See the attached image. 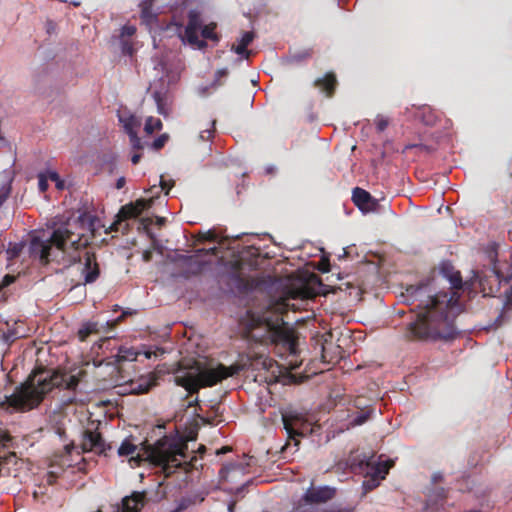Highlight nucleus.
Returning <instances> with one entry per match:
<instances>
[{
  "instance_id": "dca6fc26",
  "label": "nucleus",
  "mask_w": 512,
  "mask_h": 512,
  "mask_svg": "<svg viewBox=\"0 0 512 512\" xmlns=\"http://www.w3.org/2000/svg\"><path fill=\"white\" fill-rule=\"evenodd\" d=\"M154 386H156V378L149 374L132 380L128 385V392L135 395L145 394Z\"/></svg>"
},
{
  "instance_id": "aec40b11",
  "label": "nucleus",
  "mask_w": 512,
  "mask_h": 512,
  "mask_svg": "<svg viewBox=\"0 0 512 512\" xmlns=\"http://www.w3.org/2000/svg\"><path fill=\"white\" fill-rule=\"evenodd\" d=\"M100 332L97 322H85L81 328L78 330L77 336L81 342L87 340V338L92 334H98Z\"/></svg>"
},
{
  "instance_id": "39448f33",
  "label": "nucleus",
  "mask_w": 512,
  "mask_h": 512,
  "mask_svg": "<svg viewBox=\"0 0 512 512\" xmlns=\"http://www.w3.org/2000/svg\"><path fill=\"white\" fill-rule=\"evenodd\" d=\"M244 333L248 339L256 343L281 346L293 355L297 352L298 342L294 331L287 327L280 317L272 319L248 311Z\"/></svg>"
},
{
  "instance_id": "72a5a7b5",
  "label": "nucleus",
  "mask_w": 512,
  "mask_h": 512,
  "mask_svg": "<svg viewBox=\"0 0 512 512\" xmlns=\"http://www.w3.org/2000/svg\"><path fill=\"white\" fill-rule=\"evenodd\" d=\"M136 28L133 25H124L121 29V37H131L135 34Z\"/></svg>"
},
{
  "instance_id": "5fc2aeb1",
  "label": "nucleus",
  "mask_w": 512,
  "mask_h": 512,
  "mask_svg": "<svg viewBox=\"0 0 512 512\" xmlns=\"http://www.w3.org/2000/svg\"><path fill=\"white\" fill-rule=\"evenodd\" d=\"M218 473H219L220 477H222L224 475V465L221 466Z\"/></svg>"
},
{
  "instance_id": "473e14b6",
  "label": "nucleus",
  "mask_w": 512,
  "mask_h": 512,
  "mask_svg": "<svg viewBox=\"0 0 512 512\" xmlns=\"http://www.w3.org/2000/svg\"><path fill=\"white\" fill-rule=\"evenodd\" d=\"M168 135L167 134H162L160 135L159 137H157L154 141H153V144H152V147L155 149V150H160L161 148L164 147V145L166 144L167 140H168Z\"/></svg>"
},
{
  "instance_id": "bb28decb",
  "label": "nucleus",
  "mask_w": 512,
  "mask_h": 512,
  "mask_svg": "<svg viewBox=\"0 0 512 512\" xmlns=\"http://www.w3.org/2000/svg\"><path fill=\"white\" fill-rule=\"evenodd\" d=\"M163 127L162 121L152 116L148 117L145 122L144 130L147 134H152L154 131H159Z\"/></svg>"
},
{
  "instance_id": "0e129e2a",
  "label": "nucleus",
  "mask_w": 512,
  "mask_h": 512,
  "mask_svg": "<svg viewBox=\"0 0 512 512\" xmlns=\"http://www.w3.org/2000/svg\"><path fill=\"white\" fill-rule=\"evenodd\" d=\"M218 73H219L220 75H223V74H224V70H219V71H218Z\"/></svg>"
},
{
  "instance_id": "393cba45",
  "label": "nucleus",
  "mask_w": 512,
  "mask_h": 512,
  "mask_svg": "<svg viewBox=\"0 0 512 512\" xmlns=\"http://www.w3.org/2000/svg\"><path fill=\"white\" fill-rule=\"evenodd\" d=\"M320 430V425L311 423L306 417L304 418V422L302 424L301 430L299 432V440L308 435H312L314 433H318Z\"/></svg>"
},
{
  "instance_id": "052dcab7",
  "label": "nucleus",
  "mask_w": 512,
  "mask_h": 512,
  "mask_svg": "<svg viewBox=\"0 0 512 512\" xmlns=\"http://www.w3.org/2000/svg\"><path fill=\"white\" fill-rule=\"evenodd\" d=\"M65 449H66L67 453H70V451H71L70 446H66Z\"/></svg>"
},
{
  "instance_id": "69168bd1",
  "label": "nucleus",
  "mask_w": 512,
  "mask_h": 512,
  "mask_svg": "<svg viewBox=\"0 0 512 512\" xmlns=\"http://www.w3.org/2000/svg\"><path fill=\"white\" fill-rule=\"evenodd\" d=\"M422 110H423V113H424L426 110H429V108L423 107Z\"/></svg>"
},
{
  "instance_id": "c756f323",
  "label": "nucleus",
  "mask_w": 512,
  "mask_h": 512,
  "mask_svg": "<svg viewBox=\"0 0 512 512\" xmlns=\"http://www.w3.org/2000/svg\"><path fill=\"white\" fill-rule=\"evenodd\" d=\"M371 412V410H362L358 412L357 415L351 420L350 425L355 427L364 424L370 418Z\"/></svg>"
},
{
  "instance_id": "58836bf2",
  "label": "nucleus",
  "mask_w": 512,
  "mask_h": 512,
  "mask_svg": "<svg viewBox=\"0 0 512 512\" xmlns=\"http://www.w3.org/2000/svg\"><path fill=\"white\" fill-rule=\"evenodd\" d=\"M122 52L126 55H132L134 52L133 46L129 41L122 42Z\"/></svg>"
},
{
  "instance_id": "ddd939ff",
  "label": "nucleus",
  "mask_w": 512,
  "mask_h": 512,
  "mask_svg": "<svg viewBox=\"0 0 512 512\" xmlns=\"http://www.w3.org/2000/svg\"><path fill=\"white\" fill-rule=\"evenodd\" d=\"M256 38L254 31H244L241 36L231 45V51H233L240 60H248L253 54L252 50L248 49V46Z\"/></svg>"
},
{
  "instance_id": "412c9836",
  "label": "nucleus",
  "mask_w": 512,
  "mask_h": 512,
  "mask_svg": "<svg viewBox=\"0 0 512 512\" xmlns=\"http://www.w3.org/2000/svg\"><path fill=\"white\" fill-rule=\"evenodd\" d=\"M153 98L157 106V112L167 117L170 113V108L168 107L165 94L161 91H154Z\"/></svg>"
},
{
  "instance_id": "a18cd8bd",
  "label": "nucleus",
  "mask_w": 512,
  "mask_h": 512,
  "mask_svg": "<svg viewBox=\"0 0 512 512\" xmlns=\"http://www.w3.org/2000/svg\"><path fill=\"white\" fill-rule=\"evenodd\" d=\"M39 189L41 192H45L48 188V183L46 178L43 175L39 176Z\"/></svg>"
},
{
  "instance_id": "680f3d73",
  "label": "nucleus",
  "mask_w": 512,
  "mask_h": 512,
  "mask_svg": "<svg viewBox=\"0 0 512 512\" xmlns=\"http://www.w3.org/2000/svg\"><path fill=\"white\" fill-rule=\"evenodd\" d=\"M248 105H249V98L247 97L246 102H245L246 108L248 107Z\"/></svg>"
},
{
  "instance_id": "bf43d9fd",
  "label": "nucleus",
  "mask_w": 512,
  "mask_h": 512,
  "mask_svg": "<svg viewBox=\"0 0 512 512\" xmlns=\"http://www.w3.org/2000/svg\"><path fill=\"white\" fill-rule=\"evenodd\" d=\"M233 488L232 487H226V492H232Z\"/></svg>"
},
{
  "instance_id": "c85d7f7f",
  "label": "nucleus",
  "mask_w": 512,
  "mask_h": 512,
  "mask_svg": "<svg viewBox=\"0 0 512 512\" xmlns=\"http://www.w3.org/2000/svg\"><path fill=\"white\" fill-rule=\"evenodd\" d=\"M23 337L16 329H8L6 332L0 330V339L6 343H12L16 339Z\"/></svg>"
},
{
  "instance_id": "c9c22d12",
  "label": "nucleus",
  "mask_w": 512,
  "mask_h": 512,
  "mask_svg": "<svg viewBox=\"0 0 512 512\" xmlns=\"http://www.w3.org/2000/svg\"><path fill=\"white\" fill-rule=\"evenodd\" d=\"M389 125L388 119L384 117H378L376 120V128L379 132H383Z\"/></svg>"
},
{
  "instance_id": "e2e57ef3",
  "label": "nucleus",
  "mask_w": 512,
  "mask_h": 512,
  "mask_svg": "<svg viewBox=\"0 0 512 512\" xmlns=\"http://www.w3.org/2000/svg\"><path fill=\"white\" fill-rule=\"evenodd\" d=\"M426 124H428V125H432V124H433V121H432V120H427V121H426Z\"/></svg>"
},
{
  "instance_id": "2eb2a0df",
  "label": "nucleus",
  "mask_w": 512,
  "mask_h": 512,
  "mask_svg": "<svg viewBox=\"0 0 512 512\" xmlns=\"http://www.w3.org/2000/svg\"><path fill=\"white\" fill-rule=\"evenodd\" d=\"M352 201L363 212L374 211L378 205L377 200L368 191L360 187L353 189Z\"/></svg>"
},
{
  "instance_id": "4c0bfd02",
  "label": "nucleus",
  "mask_w": 512,
  "mask_h": 512,
  "mask_svg": "<svg viewBox=\"0 0 512 512\" xmlns=\"http://www.w3.org/2000/svg\"><path fill=\"white\" fill-rule=\"evenodd\" d=\"M311 56H312V51L306 50L302 53L295 54L293 56V60L300 62V61H303L304 59L310 58Z\"/></svg>"
},
{
  "instance_id": "f257e3e1",
  "label": "nucleus",
  "mask_w": 512,
  "mask_h": 512,
  "mask_svg": "<svg viewBox=\"0 0 512 512\" xmlns=\"http://www.w3.org/2000/svg\"><path fill=\"white\" fill-rule=\"evenodd\" d=\"M88 218L85 214L55 228L46 241L34 238L31 241V254L44 265L50 262L70 267L79 265L84 284H92L100 276L97 257L89 247L91 236L88 235Z\"/></svg>"
},
{
  "instance_id": "2f4dec72",
  "label": "nucleus",
  "mask_w": 512,
  "mask_h": 512,
  "mask_svg": "<svg viewBox=\"0 0 512 512\" xmlns=\"http://www.w3.org/2000/svg\"><path fill=\"white\" fill-rule=\"evenodd\" d=\"M450 283L453 288L461 289L462 288V277L460 272H455L449 277Z\"/></svg>"
},
{
  "instance_id": "a19ab883",
  "label": "nucleus",
  "mask_w": 512,
  "mask_h": 512,
  "mask_svg": "<svg viewBox=\"0 0 512 512\" xmlns=\"http://www.w3.org/2000/svg\"><path fill=\"white\" fill-rule=\"evenodd\" d=\"M141 15H142V18L145 19V20H150L152 18H154L155 16L152 14L151 12V9L149 6L145 5L142 7V10H141Z\"/></svg>"
},
{
  "instance_id": "f8f14e48",
  "label": "nucleus",
  "mask_w": 512,
  "mask_h": 512,
  "mask_svg": "<svg viewBox=\"0 0 512 512\" xmlns=\"http://www.w3.org/2000/svg\"><path fill=\"white\" fill-rule=\"evenodd\" d=\"M81 447L83 452L93 451L104 455H107V451L112 449L111 444H106L101 434L96 430H86L83 433Z\"/></svg>"
},
{
  "instance_id": "603ef678",
  "label": "nucleus",
  "mask_w": 512,
  "mask_h": 512,
  "mask_svg": "<svg viewBox=\"0 0 512 512\" xmlns=\"http://www.w3.org/2000/svg\"><path fill=\"white\" fill-rule=\"evenodd\" d=\"M235 505H236V503H235V502H230V503L228 504V507H227L228 511H229V512H234Z\"/></svg>"
},
{
  "instance_id": "f3484780",
  "label": "nucleus",
  "mask_w": 512,
  "mask_h": 512,
  "mask_svg": "<svg viewBox=\"0 0 512 512\" xmlns=\"http://www.w3.org/2000/svg\"><path fill=\"white\" fill-rule=\"evenodd\" d=\"M252 462H254V458L246 454H243L242 457L237 461L226 459V482H228V477L232 473L241 472L242 474H244L246 472H249L248 468L252 465Z\"/></svg>"
},
{
  "instance_id": "9d476101",
  "label": "nucleus",
  "mask_w": 512,
  "mask_h": 512,
  "mask_svg": "<svg viewBox=\"0 0 512 512\" xmlns=\"http://www.w3.org/2000/svg\"><path fill=\"white\" fill-rule=\"evenodd\" d=\"M391 466V461H376L373 458L362 463V471L365 473V480L363 481L365 492H370L378 487L380 481L385 479Z\"/></svg>"
},
{
  "instance_id": "9b49d317",
  "label": "nucleus",
  "mask_w": 512,
  "mask_h": 512,
  "mask_svg": "<svg viewBox=\"0 0 512 512\" xmlns=\"http://www.w3.org/2000/svg\"><path fill=\"white\" fill-rule=\"evenodd\" d=\"M305 416L295 411H289L282 414L283 426L287 434V442L284 450L288 449L292 444L297 449L300 440L299 432L304 422Z\"/></svg>"
},
{
  "instance_id": "f704fd0d",
  "label": "nucleus",
  "mask_w": 512,
  "mask_h": 512,
  "mask_svg": "<svg viewBox=\"0 0 512 512\" xmlns=\"http://www.w3.org/2000/svg\"><path fill=\"white\" fill-rule=\"evenodd\" d=\"M214 125H215V121L212 122V126H211L210 129H205V130L200 132V138L202 140L207 141V140H210L213 137Z\"/></svg>"
},
{
  "instance_id": "6e6d98bb",
  "label": "nucleus",
  "mask_w": 512,
  "mask_h": 512,
  "mask_svg": "<svg viewBox=\"0 0 512 512\" xmlns=\"http://www.w3.org/2000/svg\"><path fill=\"white\" fill-rule=\"evenodd\" d=\"M228 243H230V246H232V243H235V240H232V242L229 241V237L226 235V246L228 245Z\"/></svg>"
},
{
  "instance_id": "b1692460",
  "label": "nucleus",
  "mask_w": 512,
  "mask_h": 512,
  "mask_svg": "<svg viewBox=\"0 0 512 512\" xmlns=\"http://www.w3.org/2000/svg\"><path fill=\"white\" fill-rule=\"evenodd\" d=\"M335 349L337 352L330 353L328 344H324L322 346V358L325 362L333 363L337 362L341 358L340 346H336Z\"/></svg>"
},
{
  "instance_id": "7c9ffc66",
  "label": "nucleus",
  "mask_w": 512,
  "mask_h": 512,
  "mask_svg": "<svg viewBox=\"0 0 512 512\" xmlns=\"http://www.w3.org/2000/svg\"><path fill=\"white\" fill-rule=\"evenodd\" d=\"M195 504V500L191 497H183L178 502L176 507L170 512H183Z\"/></svg>"
},
{
  "instance_id": "4d7b16f0",
  "label": "nucleus",
  "mask_w": 512,
  "mask_h": 512,
  "mask_svg": "<svg viewBox=\"0 0 512 512\" xmlns=\"http://www.w3.org/2000/svg\"><path fill=\"white\" fill-rule=\"evenodd\" d=\"M217 454L220 455V454H224V446L217 449Z\"/></svg>"
},
{
  "instance_id": "338daca9",
  "label": "nucleus",
  "mask_w": 512,
  "mask_h": 512,
  "mask_svg": "<svg viewBox=\"0 0 512 512\" xmlns=\"http://www.w3.org/2000/svg\"><path fill=\"white\" fill-rule=\"evenodd\" d=\"M229 450H230L229 447L226 446V448H225L226 453L229 452Z\"/></svg>"
},
{
  "instance_id": "cd10ccee",
  "label": "nucleus",
  "mask_w": 512,
  "mask_h": 512,
  "mask_svg": "<svg viewBox=\"0 0 512 512\" xmlns=\"http://www.w3.org/2000/svg\"><path fill=\"white\" fill-rule=\"evenodd\" d=\"M136 450L137 446L133 444L130 440L125 439L119 446L117 452L119 456H130L133 455Z\"/></svg>"
},
{
  "instance_id": "f03ea898",
  "label": "nucleus",
  "mask_w": 512,
  "mask_h": 512,
  "mask_svg": "<svg viewBox=\"0 0 512 512\" xmlns=\"http://www.w3.org/2000/svg\"><path fill=\"white\" fill-rule=\"evenodd\" d=\"M403 297L418 309L403 336L408 341H448L458 335L455 318L460 312L457 292L432 293L428 285H411Z\"/></svg>"
},
{
  "instance_id": "6e6552de",
  "label": "nucleus",
  "mask_w": 512,
  "mask_h": 512,
  "mask_svg": "<svg viewBox=\"0 0 512 512\" xmlns=\"http://www.w3.org/2000/svg\"><path fill=\"white\" fill-rule=\"evenodd\" d=\"M173 262L179 269L175 276L186 279L202 272L221 275L224 271V251L221 247H204L193 255L177 254Z\"/></svg>"
},
{
  "instance_id": "4be33fe9",
  "label": "nucleus",
  "mask_w": 512,
  "mask_h": 512,
  "mask_svg": "<svg viewBox=\"0 0 512 512\" xmlns=\"http://www.w3.org/2000/svg\"><path fill=\"white\" fill-rule=\"evenodd\" d=\"M140 355L141 352L139 350H135L134 348L120 347L117 354V359L119 362L136 361Z\"/></svg>"
},
{
  "instance_id": "79ce46f5",
  "label": "nucleus",
  "mask_w": 512,
  "mask_h": 512,
  "mask_svg": "<svg viewBox=\"0 0 512 512\" xmlns=\"http://www.w3.org/2000/svg\"><path fill=\"white\" fill-rule=\"evenodd\" d=\"M239 370H240L239 366H234V365L226 366V378L236 375L239 372Z\"/></svg>"
},
{
  "instance_id": "423d86ee",
  "label": "nucleus",
  "mask_w": 512,
  "mask_h": 512,
  "mask_svg": "<svg viewBox=\"0 0 512 512\" xmlns=\"http://www.w3.org/2000/svg\"><path fill=\"white\" fill-rule=\"evenodd\" d=\"M224 379V365L214 364L207 359L182 360L174 370V381L185 388L190 394L197 393L200 388L212 387Z\"/></svg>"
},
{
  "instance_id": "864d4df0",
  "label": "nucleus",
  "mask_w": 512,
  "mask_h": 512,
  "mask_svg": "<svg viewBox=\"0 0 512 512\" xmlns=\"http://www.w3.org/2000/svg\"><path fill=\"white\" fill-rule=\"evenodd\" d=\"M487 281H488V280H487L486 278H481V279H480V285H481V286H483V289H484V290H485V285H486V282H487Z\"/></svg>"
},
{
  "instance_id": "de8ad7c7",
  "label": "nucleus",
  "mask_w": 512,
  "mask_h": 512,
  "mask_svg": "<svg viewBox=\"0 0 512 512\" xmlns=\"http://www.w3.org/2000/svg\"><path fill=\"white\" fill-rule=\"evenodd\" d=\"M320 271L323 272V273H327L330 271V264L328 261H324L322 260L321 261V266H320Z\"/></svg>"
},
{
  "instance_id": "a211bd4d",
  "label": "nucleus",
  "mask_w": 512,
  "mask_h": 512,
  "mask_svg": "<svg viewBox=\"0 0 512 512\" xmlns=\"http://www.w3.org/2000/svg\"><path fill=\"white\" fill-rule=\"evenodd\" d=\"M314 86L319 88L327 97H332L337 86V78L333 72H328L322 78L314 81Z\"/></svg>"
},
{
  "instance_id": "5701e85b",
  "label": "nucleus",
  "mask_w": 512,
  "mask_h": 512,
  "mask_svg": "<svg viewBox=\"0 0 512 512\" xmlns=\"http://www.w3.org/2000/svg\"><path fill=\"white\" fill-rule=\"evenodd\" d=\"M134 118H131L128 122L125 123V129L130 138L131 145L134 149H142L141 139L137 135L136 131L133 129Z\"/></svg>"
},
{
  "instance_id": "a878e982",
  "label": "nucleus",
  "mask_w": 512,
  "mask_h": 512,
  "mask_svg": "<svg viewBox=\"0 0 512 512\" xmlns=\"http://www.w3.org/2000/svg\"><path fill=\"white\" fill-rule=\"evenodd\" d=\"M139 351L141 352V355H143L147 359L158 358L165 353V350L163 348L157 346H144L142 350Z\"/></svg>"
},
{
  "instance_id": "20e7f679",
  "label": "nucleus",
  "mask_w": 512,
  "mask_h": 512,
  "mask_svg": "<svg viewBox=\"0 0 512 512\" xmlns=\"http://www.w3.org/2000/svg\"><path fill=\"white\" fill-rule=\"evenodd\" d=\"M260 264V251L254 246L226 247V287L232 292L247 294L256 290L262 281L248 272Z\"/></svg>"
},
{
  "instance_id": "c03bdc74",
  "label": "nucleus",
  "mask_w": 512,
  "mask_h": 512,
  "mask_svg": "<svg viewBox=\"0 0 512 512\" xmlns=\"http://www.w3.org/2000/svg\"><path fill=\"white\" fill-rule=\"evenodd\" d=\"M49 178H50L52 181H55V182H56V186H57V188H59V189H62V188H63V183H62V181H60V179H59V175H58L56 172H50V173H49Z\"/></svg>"
},
{
  "instance_id": "37998d69",
  "label": "nucleus",
  "mask_w": 512,
  "mask_h": 512,
  "mask_svg": "<svg viewBox=\"0 0 512 512\" xmlns=\"http://www.w3.org/2000/svg\"><path fill=\"white\" fill-rule=\"evenodd\" d=\"M9 194H10V187L9 186H7V187L4 186L2 188V191L0 192V207L6 201V199L9 196Z\"/></svg>"
},
{
  "instance_id": "e433bc0d",
  "label": "nucleus",
  "mask_w": 512,
  "mask_h": 512,
  "mask_svg": "<svg viewBox=\"0 0 512 512\" xmlns=\"http://www.w3.org/2000/svg\"><path fill=\"white\" fill-rule=\"evenodd\" d=\"M509 318L508 316V311H506L505 309H503L501 311V313L499 314V316L496 318L495 320V326L496 327H499L501 326L507 319Z\"/></svg>"
},
{
  "instance_id": "3c124183",
  "label": "nucleus",
  "mask_w": 512,
  "mask_h": 512,
  "mask_svg": "<svg viewBox=\"0 0 512 512\" xmlns=\"http://www.w3.org/2000/svg\"><path fill=\"white\" fill-rule=\"evenodd\" d=\"M141 159V154L137 153L131 157V161L134 165L138 164Z\"/></svg>"
},
{
  "instance_id": "8fccbe9b",
  "label": "nucleus",
  "mask_w": 512,
  "mask_h": 512,
  "mask_svg": "<svg viewBox=\"0 0 512 512\" xmlns=\"http://www.w3.org/2000/svg\"><path fill=\"white\" fill-rule=\"evenodd\" d=\"M125 183H126V180H125L124 177L118 178L117 181H116V188L117 189H122L124 187Z\"/></svg>"
},
{
  "instance_id": "49530a36",
  "label": "nucleus",
  "mask_w": 512,
  "mask_h": 512,
  "mask_svg": "<svg viewBox=\"0 0 512 512\" xmlns=\"http://www.w3.org/2000/svg\"><path fill=\"white\" fill-rule=\"evenodd\" d=\"M14 279L15 278L12 275H9V274L5 275L2 280L1 287H6V286L10 285L14 281Z\"/></svg>"
},
{
  "instance_id": "0eeeda50",
  "label": "nucleus",
  "mask_w": 512,
  "mask_h": 512,
  "mask_svg": "<svg viewBox=\"0 0 512 512\" xmlns=\"http://www.w3.org/2000/svg\"><path fill=\"white\" fill-rule=\"evenodd\" d=\"M187 438L178 432L163 436L146 449L147 459L155 466L161 467L166 475L187 462Z\"/></svg>"
},
{
  "instance_id": "4468645a",
  "label": "nucleus",
  "mask_w": 512,
  "mask_h": 512,
  "mask_svg": "<svg viewBox=\"0 0 512 512\" xmlns=\"http://www.w3.org/2000/svg\"><path fill=\"white\" fill-rule=\"evenodd\" d=\"M152 203V199L146 200L140 198L135 202L122 206L118 213L119 220H128L138 217L144 210L150 208Z\"/></svg>"
},
{
  "instance_id": "7ed1b4c3",
  "label": "nucleus",
  "mask_w": 512,
  "mask_h": 512,
  "mask_svg": "<svg viewBox=\"0 0 512 512\" xmlns=\"http://www.w3.org/2000/svg\"><path fill=\"white\" fill-rule=\"evenodd\" d=\"M78 385L79 379L76 375L67 374L59 369L38 367L32 371L24 383L16 387L14 393L0 401V409L11 407L17 411L31 410L36 408L45 395L54 388L75 391Z\"/></svg>"
},
{
  "instance_id": "1a4fd4ad",
  "label": "nucleus",
  "mask_w": 512,
  "mask_h": 512,
  "mask_svg": "<svg viewBox=\"0 0 512 512\" xmlns=\"http://www.w3.org/2000/svg\"><path fill=\"white\" fill-rule=\"evenodd\" d=\"M215 29L216 23L211 22L205 25L201 19L200 13L196 10H191L188 13V21L185 27L183 40L194 48L202 49L206 47V40H220Z\"/></svg>"
},
{
  "instance_id": "ea45409f",
  "label": "nucleus",
  "mask_w": 512,
  "mask_h": 512,
  "mask_svg": "<svg viewBox=\"0 0 512 512\" xmlns=\"http://www.w3.org/2000/svg\"><path fill=\"white\" fill-rule=\"evenodd\" d=\"M174 182L173 181H166L161 177L160 179V186L161 189L165 191V194L169 193V190L173 187Z\"/></svg>"
},
{
  "instance_id": "09e8293b",
  "label": "nucleus",
  "mask_w": 512,
  "mask_h": 512,
  "mask_svg": "<svg viewBox=\"0 0 512 512\" xmlns=\"http://www.w3.org/2000/svg\"><path fill=\"white\" fill-rule=\"evenodd\" d=\"M142 258L145 262H149L152 259V251L151 250H145L142 254Z\"/></svg>"
},
{
  "instance_id": "13d9d810",
  "label": "nucleus",
  "mask_w": 512,
  "mask_h": 512,
  "mask_svg": "<svg viewBox=\"0 0 512 512\" xmlns=\"http://www.w3.org/2000/svg\"><path fill=\"white\" fill-rule=\"evenodd\" d=\"M493 292H494V288H493V286L491 285V286L489 287V293H493Z\"/></svg>"
},
{
  "instance_id": "6ab92c4d",
  "label": "nucleus",
  "mask_w": 512,
  "mask_h": 512,
  "mask_svg": "<svg viewBox=\"0 0 512 512\" xmlns=\"http://www.w3.org/2000/svg\"><path fill=\"white\" fill-rule=\"evenodd\" d=\"M201 239L208 242L206 247H221L224 251V235L215 230H208L201 235Z\"/></svg>"
}]
</instances>
